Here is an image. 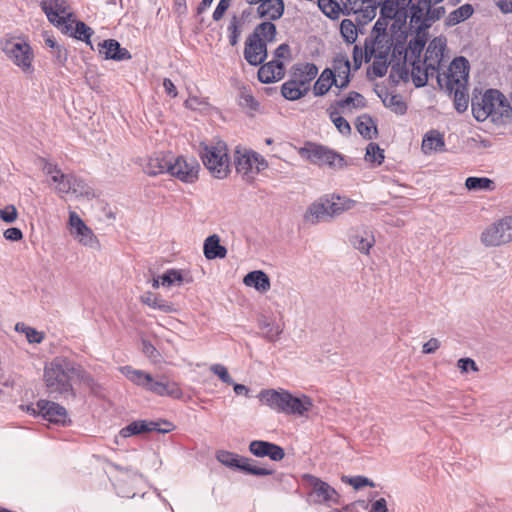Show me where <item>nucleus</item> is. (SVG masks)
<instances>
[{"label": "nucleus", "mask_w": 512, "mask_h": 512, "mask_svg": "<svg viewBox=\"0 0 512 512\" xmlns=\"http://www.w3.org/2000/svg\"><path fill=\"white\" fill-rule=\"evenodd\" d=\"M471 106L472 114L479 122L490 117L494 123H504L512 115L509 100L497 89H488L480 98H473Z\"/></svg>", "instance_id": "nucleus-1"}, {"label": "nucleus", "mask_w": 512, "mask_h": 512, "mask_svg": "<svg viewBox=\"0 0 512 512\" xmlns=\"http://www.w3.org/2000/svg\"><path fill=\"white\" fill-rule=\"evenodd\" d=\"M258 397L269 408L287 415L305 417L313 407V401L309 396L293 395L284 389L262 390Z\"/></svg>", "instance_id": "nucleus-2"}, {"label": "nucleus", "mask_w": 512, "mask_h": 512, "mask_svg": "<svg viewBox=\"0 0 512 512\" xmlns=\"http://www.w3.org/2000/svg\"><path fill=\"white\" fill-rule=\"evenodd\" d=\"M72 360L67 357L57 356L44 366L43 380L47 391L54 397H76V392L71 382L70 371Z\"/></svg>", "instance_id": "nucleus-3"}, {"label": "nucleus", "mask_w": 512, "mask_h": 512, "mask_svg": "<svg viewBox=\"0 0 512 512\" xmlns=\"http://www.w3.org/2000/svg\"><path fill=\"white\" fill-rule=\"evenodd\" d=\"M200 156L204 166L215 178L224 179L228 176L229 158L225 142L202 143Z\"/></svg>", "instance_id": "nucleus-4"}, {"label": "nucleus", "mask_w": 512, "mask_h": 512, "mask_svg": "<svg viewBox=\"0 0 512 512\" xmlns=\"http://www.w3.org/2000/svg\"><path fill=\"white\" fill-rule=\"evenodd\" d=\"M469 62L466 58L460 56L455 58L449 65L446 72H436V79L439 87L452 95L455 88L465 87L469 77Z\"/></svg>", "instance_id": "nucleus-5"}, {"label": "nucleus", "mask_w": 512, "mask_h": 512, "mask_svg": "<svg viewBox=\"0 0 512 512\" xmlns=\"http://www.w3.org/2000/svg\"><path fill=\"white\" fill-rule=\"evenodd\" d=\"M234 164L237 173L247 183H252L256 175L268 167V162L260 154L241 147L235 149Z\"/></svg>", "instance_id": "nucleus-6"}, {"label": "nucleus", "mask_w": 512, "mask_h": 512, "mask_svg": "<svg viewBox=\"0 0 512 512\" xmlns=\"http://www.w3.org/2000/svg\"><path fill=\"white\" fill-rule=\"evenodd\" d=\"M299 155L314 165H326L332 169H342L346 162L335 150L314 142H307L299 149Z\"/></svg>", "instance_id": "nucleus-7"}, {"label": "nucleus", "mask_w": 512, "mask_h": 512, "mask_svg": "<svg viewBox=\"0 0 512 512\" xmlns=\"http://www.w3.org/2000/svg\"><path fill=\"white\" fill-rule=\"evenodd\" d=\"M2 51L24 73L30 74L34 71L33 51L27 42L8 39L3 43Z\"/></svg>", "instance_id": "nucleus-8"}, {"label": "nucleus", "mask_w": 512, "mask_h": 512, "mask_svg": "<svg viewBox=\"0 0 512 512\" xmlns=\"http://www.w3.org/2000/svg\"><path fill=\"white\" fill-rule=\"evenodd\" d=\"M216 459L226 467L239 469L256 476L271 475L274 472L272 469L257 467L253 464L254 461L249 458L225 450L218 451Z\"/></svg>", "instance_id": "nucleus-9"}, {"label": "nucleus", "mask_w": 512, "mask_h": 512, "mask_svg": "<svg viewBox=\"0 0 512 512\" xmlns=\"http://www.w3.org/2000/svg\"><path fill=\"white\" fill-rule=\"evenodd\" d=\"M40 7L49 22L60 30L75 16L66 0H42Z\"/></svg>", "instance_id": "nucleus-10"}, {"label": "nucleus", "mask_w": 512, "mask_h": 512, "mask_svg": "<svg viewBox=\"0 0 512 512\" xmlns=\"http://www.w3.org/2000/svg\"><path fill=\"white\" fill-rule=\"evenodd\" d=\"M304 478L312 488L309 493V498L313 503L326 504L328 506L340 503V495L327 482H324L320 478L310 474L305 475Z\"/></svg>", "instance_id": "nucleus-11"}, {"label": "nucleus", "mask_w": 512, "mask_h": 512, "mask_svg": "<svg viewBox=\"0 0 512 512\" xmlns=\"http://www.w3.org/2000/svg\"><path fill=\"white\" fill-rule=\"evenodd\" d=\"M28 411L33 415H41L50 423L65 426L71 422L67 410L53 401L41 399L37 401L36 407H28Z\"/></svg>", "instance_id": "nucleus-12"}, {"label": "nucleus", "mask_w": 512, "mask_h": 512, "mask_svg": "<svg viewBox=\"0 0 512 512\" xmlns=\"http://www.w3.org/2000/svg\"><path fill=\"white\" fill-rule=\"evenodd\" d=\"M373 34L375 39L372 45L365 47V60L370 61L372 57L379 59H386L390 50L391 45L388 43V35L386 34V25L378 19L373 27Z\"/></svg>", "instance_id": "nucleus-13"}, {"label": "nucleus", "mask_w": 512, "mask_h": 512, "mask_svg": "<svg viewBox=\"0 0 512 512\" xmlns=\"http://www.w3.org/2000/svg\"><path fill=\"white\" fill-rule=\"evenodd\" d=\"M198 168L195 160L172 155L168 173L183 182L193 183L198 178Z\"/></svg>", "instance_id": "nucleus-14"}, {"label": "nucleus", "mask_w": 512, "mask_h": 512, "mask_svg": "<svg viewBox=\"0 0 512 512\" xmlns=\"http://www.w3.org/2000/svg\"><path fill=\"white\" fill-rule=\"evenodd\" d=\"M250 6L258 5L256 14L259 18L268 21L279 20L285 12V3L283 0H245Z\"/></svg>", "instance_id": "nucleus-15"}, {"label": "nucleus", "mask_w": 512, "mask_h": 512, "mask_svg": "<svg viewBox=\"0 0 512 512\" xmlns=\"http://www.w3.org/2000/svg\"><path fill=\"white\" fill-rule=\"evenodd\" d=\"M480 241L485 247H497L510 243L502 219L486 227L480 235Z\"/></svg>", "instance_id": "nucleus-16"}, {"label": "nucleus", "mask_w": 512, "mask_h": 512, "mask_svg": "<svg viewBox=\"0 0 512 512\" xmlns=\"http://www.w3.org/2000/svg\"><path fill=\"white\" fill-rule=\"evenodd\" d=\"M244 58L252 66H258L267 58V45L262 39L248 36L245 42Z\"/></svg>", "instance_id": "nucleus-17"}, {"label": "nucleus", "mask_w": 512, "mask_h": 512, "mask_svg": "<svg viewBox=\"0 0 512 512\" xmlns=\"http://www.w3.org/2000/svg\"><path fill=\"white\" fill-rule=\"evenodd\" d=\"M329 219L328 195L322 196L312 202L303 215V221L309 225H316Z\"/></svg>", "instance_id": "nucleus-18"}, {"label": "nucleus", "mask_w": 512, "mask_h": 512, "mask_svg": "<svg viewBox=\"0 0 512 512\" xmlns=\"http://www.w3.org/2000/svg\"><path fill=\"white\" fill-rule=\"evenodd\" d=\"M446 40L442 37H436L430 41L425 52L423 65L430 67L433 72L440 70L443 60Z\"/></svg>", "instance_id": "nucleus-19"}, {"label": "nucleus", "mask_w": 512, "mask_h": 512, "mask_svg": "<svg viewBox=\"0 0 512 512\" xmlns=\"http://www.w3.org/2000/svg\"><path fill=\"white\" fill-rule=\"evenodd\" d=\"M249 451L256 457H268L273 461H281L285 456L284 449L281 446L263 440L250 442Z\"/></svg>", "instance_id": "nucleus-20"}, {"label": "nucleus", "mask_w": 512, "mask_h": 512, "mask_svg": "<svg viewBox=\"0 0 512 512\" xmlns=\"http://www.w3.org/2000/svg\"><path fill=\"white\" fill-rule=\"evenodd\" d=\"M318 74V68L313 63H303L293 66L291 72V79L305 89L306 92L310 89V83Z\"/></svg>", "instance_id": "nucleus-21"}, {"label": "nucleus", "mask_w": 512, "mask_h": 512, "mask_svg": "<svg viewBox=\"0 0 512 512\" xmlns=\"http://www.w3.org/2000/svg\"><path fill=\"white\" fill-rule=\"evenodd\" d=\"M98 52L104 59L123 61L131 59L130 52L121 47L120 43L114 39H107L98 44Z\"/></svg>", "instance_id": "nucleus-22"}, {"label": "nucleus", "mask_w": 512, "mask_h": 512, "mask_svg": "<svg viewBox=\"0 0 512 512\" xmlns=\"http://www.w3.org/2000/svg\"><path fill=\"white\" fill-rule=\"evenodd\" d=\"M146 390L158 396H169L175 399H180L183 396L182 390L176 382L163 381L162 379L154 380L152 376Z\"/></svg>", "instance_id": "nucleus-23"}, {"label": "nucleus", "mask_w": 512, "mask_h": 512, "mask_svg": "<svg viewBox=\"0 0 512 512\" xmlns=\"http://www.w3.org/2000/svg\"><path fill=\"white\" fill-rule=\"evenodd\" d=\"M338 80V88L345 89L350 83L351 64L349 59L344 54H338L332 61V68H330Z\"/></svg>", "instance_id": "nucleus-24"}, {"label": "nucleus", "mask_w": 512, "mask_h": 512, "mask_svg": "<svg viewBox=\"0 0 512 512\" xmlns=\"http://www.w3.org/2000/svg\"><path fill=\"white\" fill-rule=\"evenodd\" d=\"M61 32L67 36L83 41L86 44H90L91 36L94 33L92 28L87 26L83 21L76 20L75 16L72 21L64 25Z\"/></svg>", "instance_id": "nucleus-25"}, {"label": "nucleus", "mask_w": 512, "mask_h": 512, "mask_svg": "<svg viewBox=\"0 0 512 512\" xmlns=\"http://www.w3.org/2000/svg\"><path fill=\"white\" fill-rule=\"evenodd\" d=\"M284 64L279 60H272L262 65L258 70V80L261 83H272L283 78Z\"/></svg>", "instance_id": "nucleus-26"}, {"label": "nucleus", "mask_w": 512, "mask_h": 512, "mask_svg": "<svg viewBox=\"0 0 512 512\" xmlns=\"http://www.w3.org/2000/svg\"><path fill=\"white\" fill-rule=\"evenodd\" d=\"M350 243L361 253L368 254L375 244V238L368 227H360L350 236Z\"/></svg>", "instance_id": "nucleus-27"}, {"label": "nucleus", "mask_w": 512, "mask_h": 512, "mask_svg": "<svg viewBox=\"0 0 512 512\" xmlns=\"http://www.w3.org/2000/svg\"><path fill=\"white\" fill-rule=\"evenodd\" d=\"M203 252L208 260L223 259L227 255V249L220 244V237L217 234L210 235L205 239Z\"/></svg>", "instance_id": "nucleus-28"}, {"label": "nucleus", "mask_w": 512, "mask_h": 512, "mask_svg": "<svg viewBox=\"0 0 512 512\" xmlns=\"http://www.w3.org/2000/svg\"><path fill=\"white\" fill-rule=\"evenodd\" d=\"M356 204V201L347 197H341L339 195H328V209H329V219H333L352 209Z\"/></svg>", "instance_id": "nucleus-29"}, {"label": "nucleus", "mask_w": 512, "mask_h": 512, "mask_svg": "<svg viewBox=\"0 0 512 512\" xmlns=\"http://www.w3.org/2000/svg\"><path fill=\"white\" fill-rule=\"evenodd\" d=\"M333 85L338 88V80L330 68H325L314 84L313 93L315 96H323Z\"/></svg>", "instance_id": "nucleus-30"}, {"label": "nucleus", "mask_w": 512, "mask_h": 512, "mask_svg": "<svg viewBox=\"0 0 512 512\" xmlns=\"http://www.w3.org/2000/svg\"><path fill=\"white\" fill-rule=\"evenodd\" d=\"M243 283L248 287H253L257 291L264 293L270 289V279L262 270L251 271L245 275Z\"/></svg>", "instance_id": "nucleus-31"}, {"label": "nucleus", "mask_w": 512, "mask_h": 512, "mask_svg": "<svg viewBox=\"0 0 512 512\" xmlns=\"http://www.w3.org/2000/svg\"><path fill=\"white\" fill-rule=\"evenodd\" d=\"M172 155H156L150 157L144 171L150 176H156L162 173H168Z\"/></svg>", "instance_id": "nucleus-32"}, {"label": "nucleus", "mask_w": 512, "mask_h": 512, "mask_svg": "<svg viewBox=\"0 0 512 512\" xmlns=\"http://www.w3.org/2000/svg\"><path fill=\"white\" fill-rule=\"evenodd\" d=\"M445 147V141L443 135L437 130L428 131L422 140V151L425 154L431 152L443 151Z\"/></svg>", "instance_id": "nucleus-33"}, {"label": "nucleus", "mask_w": 512, "mask_h": 512, "mask_svg": "<svg viewBox=\"0 0 512 512\" xmlns=\"http://www.w3.org/2000/svg\"><path fill=\"white\" fill-rule=\"evenodd\" d=\"M71 380L75 379V381L91 391H95L98 388V384L95 381L94 377L81 365L72 361V369L70 371Z\"/></svg>", "instance_id": "nucleus-34"}, {"label": "nucleus", "mask_w": 512, "mask_h": 512, "mask_svg": "<svg viewBox=\"0 0 512 512\" xmlns=\"http://www.w3.org/2000/svg\"><path fill=\"white\" fill-rule=\"evenodd\" d=\"M410 64L412 81L416 87H423L427 84L429 77H436V72H433L430 67L424 66L422 69L420 59L412 60Z\"/></svg>", "instance_id": "nucleus-35"}, {"label": "nucleus", "mask_w": 512, "mask_h": 512, "mask_svg": "<svg viewBox=\"0 0 512 512\" xmlns=\"http://www.w3.org/2000/svg\"><path fill=\"white\" fill-rule=\"evenodd\" d=\"M366 106V100L364 96L356 91H351L348 95L339 99L335 102V107L339 110L344 111L345 109H359Z\"/></svg>", "instance_id": "nucleus-36"}, {"label": "nucleus", "mask_w": 512, "mask_h": 512, "mask_svg": "<svg viewBox=\"0 0 512 512\" xmlns=\"http://www.w3.org/2000/svg\"><path fill=\"white\" fill-rule=\"evenodd\" d=\"M120 372L133 384L146 389L149 381H151V375L143 370L134 369L131 366L120 367Z\"/></svg>", "instance_id": "nucleus-37"}, {"label": "nucleus", "mask_w": 512, "mask_h": 512, "mask_svg": "<svg viewBox=\"0 0 512 512\" xmlns=\"http://www.w3.org/2000/svg\"><path fill=\"white\" fill-rule=\"evenodd\" d=\"M276 33V26L273 21L266 20L258 24L250 35L256 39H262L267 44V42L275 40Z\"/></svg>", "instance_id": "nucleus-38"}, {"label": "nucleus", "mask_w": 512, "mask_h": 512, "mask_svg": "<svg viewBox=\"0 0 512 512\" xmlns=\"http://www.w3.org/2000/svg\"><path fill=\"white\" fill-rule=\"evenodd\" d=\"M70 193L77 198L92 199L95 197L93 188L84 179L76 175L73 177Z\"/></svg>", "instance_id": "nucleus-39"}, {"label": "nucleus", "mask_w": 512, "mask_h": 512, "mask_svg": "<svg viewBox=\"0 0 512 512\" xmlns=\"http://www.w3.org/2000/svg\"><path fill=\"white\" fill-rule=\"evenodd\" d=\"M258 325L259 328L264 331L263 337L270 342L276 341L283 332V329L280 327V325L270 321L267 317L264 316L258 320Z\"/></svg>", "instance_id": "nucleus-40"}, {"label": "nucleus", "mask_w": 512, "mask_h": 512, "mask_svg": "<svg viewBox=\"0 0 512 512\" xmlns=\"http://www.w3.org/2000/svg\"><path fill=\"white\" fill-rule=\"evenodd\" d=\"M356 129L365 139H372L377 133V128L373 119L367 114L360 115L357 118Z\"/></svg>", "instance_id": "nucleus-41"}, {"label": "nucleus", "mask_w": 512, "mask_h": 512, "mask_svg": "<svg viewBox=\"0 0 512 512\" xmlns=\"http://www.w3.org/2000/svg\"><path fill=\"white\" fill-rule=\"evenodd\" d=\"M474 12L472 5L464 4L459 8L453 10L446 19L448 26H455L466 19L470 18Z\"/></svg>", "instance_id": "nucleus-42"}, {"label": "nucleus", "mask_w": 512, "mask_h": 512, "mask_svg": "<svg viewBox=\"0 0 512 512\" xmlns=\"http://www.w3.org/2000/svg\"><path fill=\"white\" fill-rule=\"evenodd\" d=\"M465 187L469 191H492L495 189V183L488 177H468Z\"/></svg>", "instance_id": "nucleus-43"}, {"label": "nucleus", "mask_w": 512, "mask_h": 512, "mask_svg": "<svg viewBox=\"0 0 512 512\" xmlns=\"http://www.w3.org/2000/svg\"><path fill=\"white\" fill-rule=\"evenodd\" d=\"M307 92L305 89L300 87L295 80L289 79L288 81L284 82L281 87V94L282 96L290 101H295L303 97Z\"/></svg>", "instance_id": "nucleus-44"}, {"label": "nucleus", "mask_w": 512, "mask_h": 512, "mask_svg": "<svg viewBox=\"0 0 512 512\" xmlns=\"http://www.w3.org/2000/svg\"><path fill=\"white\" fill-rule=\"evenodd\" d=\"M378 3L375 0H367L360 11L357 12L356 22L358 25H365L368 22L372 21V19L376 15Z\"/></svg>", "instance_id": "nucleus-45"}, {"label": "nucleus", "mask_w": 512, "mask_h": 512, "mask_svg": "<svg viewBox=\"0 0 512 512\" xmlns=\"http://www.w3.org/2000/svg\"><path fill=\"white\" fill-rule=\"evenodd\" d=\"M141 301H142V303L148 305L149 307H151L153 309H158L165 313L174 311L172 304L168 303L165 300L158 298L151 292H148L145 295H143L141 297Z\"/></svg>", "instance_id": "nucleus-46"}, {"label": "nucleus", "mask_w": 512, "mask_h": 512, "mask_svg": "<svg viewBox=\"0 0 512 512\" xmlns=\"http://www.w3.org/2000/svg\"><path fill=\"white\" fill-rule=\"evenodd\" d=\"M319 9L330 19H338L343 14V8L334 0H318Z\"/></svg>", "instance_id": "nucleus-47"}, {"label": "nucleus", "mask_w": 512, "mask_h": 512, "mask_svg": "<svg viewBox=\"0 0 512 512\" xmlns=\"http://www.w3.org/2000/svg\"><path fill=\"white\" fill-rule=\"evenodd\" d=\"M340 32L344 40L349 44H353L358 36L357 26L350 19L342 20L340 25Z\"/></svg>", "instance_id": "nucleus-48"}, {"label": "nucleus", "mask_w": 512, "mask_h": 512, "mask_svg": "<svg viewBox=\"0 0 512 512\" xmlns=\"http://www.w3.org/2000/svg\"><path fill=\"white\" fill-rule=\"evenodd\" d=\"M241 27V19L237 15H233L227 27L229 33V43L231 46H235L238 44L241 36Z\"/></svg>", "instance_id": "nucleus-49"}, {"label": "nucleus", "mask_w": 512, "mask_h": 512, "mask_svg": "<svg viewBox=\"0 0 512 512\" xmlns=\"http://www.w3.org/2000/svg\"><path fill=\"white\" fill-rule=\"evenodd\" d=\"M72 235L78 239V241L88 247H96L98 245V241L93 234L92 230L86 225L81 230H77L76 232H72Z\"/></svg>", "instance_id": "nucleus-50"}, {"label": "nucleus", "mask_w": 512, "mask_h": 512, "mask_svg": "<svg viewBox=\"0 0 512 512\" xmlns=\"http://www.w3.org/2000/svg\"><path fill=\"white\" fill-rule=\"evenodd\" d=\"M452 94L454 95L455 109L460 113L466 111L468 108L467 86L455 88Z\"/></svg>", "instance_id": "nucleus-51"}, {"label": "nucleus", "mask_w": 512, "mask_h": 512, "mask_svg": "<svg viewBox=\"0 0 512 512\" xmlns=\"http://www.w3.org/2000/svg\"><path fill=\"white\" fill-rule=\"evenodd\" d=\"M383 150L376 143H369L366 148L365 160L380 165L384 160Z\"/></svg>", "instance_id": "nucleus-52"}, {"label": "nucleus", "mask_w": 512, "mask_h": 512, "mask_svg": "<svg viewBox=\"0 0 512 512\" xmlns=\"http://www.w3.org/2000/svg\"><path fill=\"white\" fill-rule=\"evenodd\" d=\"M183 275L180 270L169 269L161 276V285L171 287L173 285H181Z\"/></svg>", "instance_id": "nucleus-53"}, {"label": "nucleus", "mask_w": 512, "mask_h": 512, "mask_svg": "<svg viewBox=\"0 0 512 512\" xmlns=\"http://www.w3.org/2000/svg\"><path fill=\"white\" fill-rule=\"evenodd\" d=\"M383 102L386 107L390 108L396 114L403 115L407 110V106L400 95L388 96Z\"/></svg>", "instance_id": "nucleus-54"}, {"label": "nucleus", "mask_w": 512, "mask_h": 512, "mask_svg": "<svg viewBox=\"0 0 512 512\" xmlns=\"http://www.w3.org/2000/svg\"><path fill=\"white\" fill-rule=\"evenodd\" d=\"M145 429H146L145 420L133 421L132 423L128 424L127 426L123 427L120 430V435L124 438H127L132 435H137V434L143 433V432H145Z\"/></svg>", "instance_id": "nucleus-55"}, {"label": "nucleus", "mask_w": 512, "mask_h": 512, "mask_svg": "<svg viewBox=\"0 0 512 512\" xmlns=\"http://www.w3.org/2000/svg\"><path fill=\"white\" fill-rule=\"evenodd\" d=\"M210 371L216 375L225 384H234L228 369L223 364H213L210 366Z\"/></svg>", "instance_id": "nucleus-56"}, {"label": "nucleus", "mask_w": 512, "mask_h": 512, "mask_svg": "<svg viewBox=\"0 0 512 512\" xmlns=\"http://www.w3.org/2000/svg\"><path fill=\"white\" fill-rule=\"evenodd\" d=\"M399 38H401V40L397 39V43L392 47V56L395 58L398 57L399 60H403L404 63H406L408 58V50L404 45L406 36L401 34Z\"/></svg>", "instance_id": "nucleus-57"}, {"label": "nucleus", "mask_w": 512, "mask_h": 512, "mask_svg": "<svg viewBox=\"0 0 512 512\" xmlns=\"http://www.w3.org/2000/svg\"><path fill=\"white\" fill-rule=\"evenodd\" d=\"M146 429L145 432L156 431L159 433H168L172 430L173 425L168 421H163L162 423L156 421H145Z\"/></svg>", "instance_id": "nucleus-58"}, {"label": "nucleus", "mask_w": 512, "mask_h": 512, "mask_svg": "<svg viewBox=\"0 0 512 512\" xmlns=\"http://www.w3.org/2000/svg\"><path fill=\"white\" fill-rule=\"evenodd\" d=\"M239 105L251 111H257L259 108V102L253 97L252 94L245 91H243L240 95Z\"/></svg>", "instance_id": "nucleus-59"}, {"label": "nucleus", "mask_w": 512, "mask_h": 512, "mask_svg": "<svg viewBox=\"0 0 512 512\" xmlns=\"http://www.w3.org/2000/svg\"><path fill=\"white\" fill-rule=\"evenodd\" d=\"M342 481L349 483L356 490H358L364 486H371V487L375 486L373 482H371L367 477H364V476H354V477L343 476Z\"/></svg>", "instance_id": "nucleus-60"}, {"label": "nucleus", "mask_w": 512, "mask_h": 512, "mask_svg": "<svg viewBox=\"0 0 512 512\" xmlns=\"http://www.w3.org/2000/svg\"><path fill=\"white\" fill-rule=\"evenodd\" d=\"M399 12L398 4L392 0H386L381 7V16L383 18H396Z\"/></svg>", "instance_id": "nucleus-61"}, {"label": "nucleus", "mask_w": 512, "mask_h": 512, "mask_svg": "<svg viewBox=\"0 0 512 512\" xmlns=\"http://www.w3.org/2000/svg\"><path fill=\"white\" fill-rule=\"evenodd\" d=\"M142 352L153 362L157 363L160 361V353L155 348V346L149 341L143 339L142 340Z\"/></svg>", "instance_id": "nucleus-62"}, {"label": "nucleus", "mask_w": 512, "mask_h": 512, "mask_svg": "<svg viewBox=\"0 0 512 512\" xmlns=\"http://www.w3.org/2000/svg\"><path fill=\"white\" fill-rule=\"evenodd\" d=\"M421 4L427 7V17L432 21L439 20L445 14L444 7L430 8V0H419V5Z\"/></svg>", "instance_id": "nucleus-63"}, {"label": "nucleus", "mask_w": 512, "mask_h": 512, "mask_svg": "<svg viewBox=\"0 0 512 512\" xmlns=\"http://www.w3.org/2000/svg\"><path fill=\"white\" fill-rule=\"evenodd\" d=\"M367 0H346L343 4L344 15H356L358 11L363 7Z\"/></svg>", "instance_id": "nucleus-64"}]
</instances>
